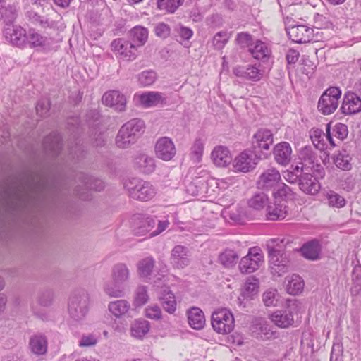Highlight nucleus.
Listing matches in <instances>:
<instances>
[{"mask_svg":"<svg viewBox=\"0 0 361 361\" xmlns=\"http://www.w3.org/2000/svg\"><path fill=\"white\" fill-rule=\"evenodd\" d=\"M29 192L22 193L20 189L9 188L0 197V216L6 219L7 216H16L21 212L28 199H40L47 190V181L44 178L32 180L29 183Z\"/></svg>","mask_w":361,"mask_h":361,"instance_id":"1","label":"nucleus"},{"mask_svg":"<svg viewBox=\"0 0 361 361\" xmlns=\"http://www.w3.org/2000/svg\"><path fill=\"white\" fill-rule=\"evenodd\" d=\"M269 267L273 275L281 276L290 267V262L284 252V240L271 239L267 244Z\"/></svg>","mask_w":361,"mask_h":361,"instance_id":"2","label":"nucleus"},{"mask_svg":"<svg viewBox=\"0 0 361 361\" xmlns=\"http://www.w3.org/2000/svg\"><path fill=\"white\" fill-rule=\"evenodd\" d=\"M90 306V297L88 292L83 288L76 289L72 292L68 299V314L73 321L81 322L87 315Z\"/></svg>","mask_w":361,"mask_h":361,"instance_id":"3","label":"nucleus"},{"mask_svg":"<svg viewBox=\"0 0 361 361\" xmlns=\"http://www.w3.org/2000/svg\"><path fill=\"white\" fill-rule=\"evenodd\" d=\"M145 123L140 119L134 118L123 124L116 137V145L121 149L130 147L135 143L144 132Z\"/></svg>","mask_w":361,"mask_h":361,"instance_id":"4","label":"nucleus"},{"mask_svg":"<svg viewBox=\"0 0 361 361\" xmlns=\"http://www.w3.org/2000/svg\"><path fill=\"white\" fill-rule=\"evenodd\" d=\"M124 187L131 198L142 202L152 200L157 193V190L151 183L140 178L127 180Z\"/></svg>","mask_w":361,"mask_h":361,"instance_id":"5","label":"nucleus"},{"mask_svg":"<svg viewBox=\"0 0 361 361\" xmlns=\"http://www.w3.org/2000/svg\"><path fill=\"white\" fill-rule=\"evenodd\" d=\"M211 324L213 329L218 334H228L234 329L235 319L229 310L219 308L213 312Z\"/></svg>","mask_w":361,"mask_h":361,"instance_id":"6","label":"nucleus"},{"mask_svg":"<svg viewBox=\"0 0 361 361\" xmlns=\"http://www.w3.org/2000/svg\"><path fill=\"white\" fill-rule=\"evenodd\" d=\"M341 96V91L338 87L328 88L319 99L318 110L324 115L331 114L337 109Z\"/></svg>","mask_w":361,"mask_h":361,"instance_id":"7","label":"nucleus"},{"mask_svg":"<svg viewBox=\"0 0 361 361\" xmlns=\"http://www.w3.org/2000/svg\"><path fill=\"white\" fill-rule=\"evenodd\" d=\"M263 262L262 251L258 247H253L250 248L247 255L241 259L239 269L243 274H250L257 270Z\"/></svg>","mask_w":361,"mask_h":361,"instance_id":"8","label":"nucleus"},{"mask_svg":"<svg viewBox=\"0 0 361 361\" xmlns=\"http://www.w3.org/2000/svg\"><path fill=\"white\" fill-rule=\"evenodd\" d=\"M260 157L250 150H244L235 157L233 168L235 172L247 173L254 169Z\"/></svg>","mask_w":361,"mask_h":361,"instance_id":"9","label":"nucleus"},{"mask_svg":"<svg viewBox=\"0 0 361 361\" xmlns=\"http://www.w3.org/2000/svg\"><path fill=\"white\" fill-rule=\"evenodd\" d=\"M191 252L188 247L177 245L171 252L170 262L174 269H183L191 263Z\"/></svg>","mask_w":361,"mask_h":361,"instance_id":"10","label":"nucleus"},{"mask_svg":"<svg viewBox=\"0 0 361 361\" xmlns=\"http://www.w3.org/2000/svg\"><path fill=\"white\" fill-rule=\"evenodd\" d=\"M156 157L164 161L173 159L176 154V148L173 140L168 137L159 138L154 146Z\"/></svg>","mask_w":361,"mask_h":361,"instance_id":"11","label":"nucleus"},{"mask_svg":"<svg viewBox=\"0 0 361 361\" xmlns=\"http://www.w3.org/2000/svg\"><path fill=\"white\" fill-rule=\"evenodd\" d=\"M114 52L126 61H133L137 57V47L133 42L116 39L111 42Z\"/></svg>","mask_w":361,"mask_h":361,"instance_id":"12","label":"nucleus"},{"mask_svg":"<svg viewBox=\"0 0 361 361\" xmlns=\"http://www.w3.org/2000/svg\"><path fill=\"white\" fill-rule=\"evenodd\" d=\"M273 141L274 137L271 130L264 128L258 130L253 135L252 141V148L255 150L254 152L257 154L258 151H268Z\"/></svg>","mask_w":361,"mask_h":361,"instance_id":"13","label":"nucleus"},{"mask_svg":"<svg viewBox=\"0 0 361 361\" xmlns=\"http://www.w3.org/2000/svg\"><path fill=\"white\" fill-rule=\"evenodd\" d=\"M135 235L143 236L149 233L155 226V220L149 216L136 214L132 219Z\"/></svg>","mask_w":361,"mask_h":361,"instance_id":"14","label":"nucleus"},{"mask_svg":"<svg viewBox=\"0 0 361 361\" xmlns=\"http://www.w3.org/2000/svg\"><path fill=\"white\" fill-rule=\"evenodd\" d=\"M290 39L295 43H306L311 40L313 30L307 25H294L286 28Z\"/></svg>","mask_w":361,"mask_h":361,"instance_id":"15","label":"nucleus"},{"mask_svg":"<svg viewBox=\"0 0 361 361\" xmlns=\"http://www.w3.org/2000/svg\"><path fill=\"white\" fill-rule=\"evenodd\" d=\"M134 101L136 104L144 108H150L158 104H165L166 99L162 94L158 92H147L142 94H135Z\"/></svg>","mask_w":361,"mask_h":361,"instance_id":"16","label":"nucleus"},{"mask_svg":"<svg viewBox=\"0 0 361 361\" xmlns=\"http://www.w3.org/2000/svg\"><path fill=\"white\" fill-rule=\"evenodd\" d=\"M5 37L14 46L23 47L27 44V35L20 26H11L5 30Z\"/></svg>","mask_w":361,"mask_h":361,"instance_id":"17","label":"nucleus"},{"mask_svg":"<svg viewBox=\"0 0 361 361\" xmlns=\"http://www.w3.org/2000/svg\"><path fill=\"white\" fill-rule=\"evenodd\" d=\"M102 102L107 106L111 107L118 111H123L126 109V99L125 96L117 90H110L104 94Z\"/></svg>","mask_w":361,"mask_h":361,"instance_id":"18","label":"nucleus"},{"mask_svg":"<svg viewBox=\"0 0 361 361\" xmlns=\"http://www.w3.org/2000/svg\"><path fill=\"white\" fill-rule=\"evenodd\" d=\"M276 162L283 166L288 165L292 159V147L287 142L276 144L273 149Z\"/></svg>","mask_w":361,"mask_h":361,"instance_id":"19","label":"nucleus"},{"mask_svg":"<svg viewBox=\"0 0 361 361\" xmlns=\"http://www.w3.org/2000/svg\"><path fill=\"white\" fill-rule=\"evenodd\" d=\"M341 110L344 114H354L361 111V99L355 93L345 94Z\"/></svg>","mask_w":361,"mask_h":361,"instance_id":"20","label":"nucleus"},{"mask_svg":"<svg viewBox=\"0 0 361 361\" xmlns=\"http://www.w3.org/2000/svg\"><path fill=\"white\" fill-rule=\"evenodd\" d=\"M288 214V207L284 200H275L274 202L269 203L267 208V218L270 221H279L286 218Z\"/></svg>","mask_w":361,"mask_h":361,"instance_id":"21","label":"nucleus"},{"mask_svg":"<svg viewBox=\"0 0 361 361\" xmlns=\"http://www.w3.org/2000/svg\"><path fill=\"white\" fill-rule=\"evenodd\" d=\"M133 166L137 170L144 174L152 173L156 168L154 158L145 153L137 154L134 157Z\"/></svg>","mask_w":361,"mask_h":361,"instance_id":"22","label":"nucleus"},{"mask_svg":"<svg viewBox=\"0 0 361 361\" xmlns=\"http://www.w3.org/2000/svg\"><path fill=\"white\" fill-rule=\"evenodd\" d=\"M281 178L279 171L275 168H270L260 175L257 185L261 188L271 189L279 183Z\"/></svg>","mask_w":361,"mask_h":361,"instance_id":"23","label":"nucleus"},{"mask_svg":"<svg viewBox=\"0 0 361 361\" xmlns=\"http://www.w3.org/2000/svg\"><path fill=\"white\" fill-rule=\"evenodd\" d=\"M299 186L305 193L315 195L320 189V184L309 171H304L299 179Z\"/></svg>","mask_w":361,"mask_h":361,"instance_id":"24","label":"nucleus"},{"mask_svg":"<svg viewBox=\"0 0 361 361\" xmlns=\"http://www.w3.org/2000/svg\"><path fill=\"white\" fill-rule=\"evenodd\" d=\"M155 266V260L152 257H145L137 263V273L138 276L145 282L152 279Z\"/></svg>","mask_w":361,"mask_h":361,"instance_id":"25","label":"nucleus"},{"mask_svg":"<svg viewBox=\"0 0 361 361\" xmlns=\"http://www.w3.org/2000/svg\"><path fill=\"white\" fill-rule=\"evenodd\" d=\"M252 333L263 341L269 340L274 337V331L271 326L264 319H257L252 325Z\"/></svg>","mask_w":361,"mask_h":361,"instance_id":"26","label":"nucleus"},{"mask_svg":"<svg viewBox=\"0 0 361 361\" xmlns=\"http://www.w3.org/2000/svg\"><path fill=\"white\" fill-rule=\"evenodd\" d=\"M214 164L219 167L227 166L232 160L229 149L222 145L216 146L211 153Z\"/></svg>","mask_w":361,"mask_h":361,"instance_id":"27","label":"nucleus"},{"mask_svg":"<svg viewBox=\"0 0 361 361\" xmlns=\"http://www.w3.org/2000/svg\"><path fill=\"white\" fill-rule=\"evenodd\" d=\"M233 73L237 77L243 78L251 81H259L263 75L262 72L255 66H237L233 69Z\"/></svg>","mask_w":361,"mask_h":361,"instance_id":"28","label":"nucleus"},{"mask_svg":"<svg viewBox=\"0 0 361 361\" xmlns=\"http://www.w3.org/2000/svg\"><path fill=\"white\" fill-rule=\"evenodd\" d=\"M271 320L280 328H288L294 322L293 314L290 308L275 311L271 315Z\"/></svg>","mask_w":361,"mask_h":361,"instance_id":"29","label":"nucleus"},{"mask_svg":"<svg viewBox=\"0 0 361 361\" xmlns=\"http://www.w3.org/2000/svg\"><path fill=\"white\" fill-rule=\"evenodd\" d=\"M188 321L190 326L195 330H200L205 325L204 314L201 309L192 307L187 311Z\"/></svg>","mask_w":361,"mask_h":361,"instance_id":"30","label":"nucleus"},{"mask_svg":"<svg viewBox=\"0 0 361 361\" xmlns=\"http://www.w3.org/2000/svg\"><path fill=\"white\" fill-rule=\"evenodd\" d=\"M348 130L346 125L343 123H336L332 128V131L331 132L329 125L327 126L326 128V138L329 140L330 145L332 147H335L336 144L335 143L333 136L336 137L340 141L343 140L348 135Z\"/></svg>","mask_w":361,"mask_h":361,"instance_id":"31","label":"nucleus"},{"mask_svg":"<svg viewBox=\"0 0 361 361\" xmlns=\"http://www.w3.org/2000/svg\"><path fill=\"white\" fill-rule=\"evenodd\" d=\"M111 277L113 281L123 284L130 279V269L125 263H117L111 269Z\"/></svg>","mask_w":361,"mask_h":361,"instance_id":"32","label":"nucleus"},{"mask_svg":"<svg viewBox=\"0 0 361 361\" xmlns=\"http://www.w3.org/2000/svg\"><path fill=\"white\" fill-rule=\"evenodd\" d=\"M130 309V302L123 299L111 301L108 305L109 311L116 319L125 316Z\"/></svg>","mask_w":361,"mask_h":361,"instance_id":"33","label":"nucleus"},{"mask_svg":"<svg viewBox=\"0 0 361 361\" xmlns=\"http://www.w3.org/2000/svg\"><path fill=\"white\" fill-rule=\"evenodd\" d=\"M259 279L255 276L248 277L241 289L240 296L243 300L252 299L253 296L257 295L259 291Z\"/></svg>","mask_w":361,"mask_h":361,"instance_id":"34","label":"nucleus"},{"mask_svg":"<svg viewBox=\"0 0 361 361\" xmlns=\"http://www.w3.org/2000/svg\"><path fill=\"white\" fill-rule=\"evenodd\" d=\"M31 351L36 355H44L47 350V338L42 334L33 335L29 342Z\"/></svg>","mask_w":361,"mask_h":361,"instance_id":"35","label":"nucleus"},{"mask_svg":"<svg viewBox=\"0 0 361 361\" xmlns=\"http://www.w3.org/2000/svg\"><path fill=\"white\" fill-rule=\"evenodd\" d=\"M286 286L289 294L297 295L302 291L304 281L300 276L292 274L286 278Z\"/></svg>","mask_w":361,"mask_h":361,"instance_id":"36","label":"nucleus"},{"mask_svg":"<svg viewBox=\"0 0 361 361\" xmlns=\"http://www.w3.org/2000/svg\"><path fill=\"white\" fill-rule=\"evenodd\" d=\"M164 310L169 314H173L176 310V300L174 294L168 288L164 289L159 297Z\"/></svg>","mask_w":361,"mask_h":361,"instance_id":"37","label":"nucleus"},{"mask_svg":"<svg viewBox=\"0 0 361 361\" xmlns=\"http://www.w3.org/2000/svg\"><path fill=\"white\" fill-rule=\"evenodd\" d=\"M103 290L110 298H122L125 295L123 284L113 280L107 281L104 283Z\"/></svg>","mask_w":361,"mask_h":361,"instance_id":"38","label":"nucleus"},{"mask_svg":"<svg viewBox=\"0 0 361 361\" xmlns=\"http://www.w3.org/2000/svg\"><path fill=\"white\" fill-rule=\"evenodd\" d=\"M321 251V246L318 240H313L305 244L301 247L302 255L308 259L316 260L319 258Z\"/></svg>","mask_w":361,"mask_h":361,"instance_id":"39","label":"nucleus"},{"mask_svg":"<svg viewBox=\"0 0 361 361\" xmlns=\"http://www.w3.org/2000/svg\"><path fill=\"white\" fill-rule=\"evenodd\" d=\"M130 38L137 47L143 46L148 39V30L142 26H135L129 32Z\"/></svg>","mask_w":361,"mask_h":361,"instance_id":"40","label":"nucleus"},{"mask_svg":"<svg viewBox=\"0 0 361 361\" xmlns=\"http://www.w3.org/2000/svg\"><path fill=\"white\" fill-rule=\"evenodd\" d=\"M44 149L51 153L53 155H56L61 148V137L57 133H51L46 137L44 140Z\"/></svg>","mask_w":361,"mask_h":361,"instance_id":"41","label":"nucleus"},{"mask_svg":"<svg viewBox=\"0 0 361 361\" xmlns=\"http://www.w3.org/2000/svg\"><path fill=\"white\" fill-rule=\"evenodd\" d=\"M149 331V323L145 319H137L130 326L131 336L137 338H142Z\"/></svg>","mask_w":361,"mask_h":361,"instance_id":"42","label":"nucleus"},{"mask_svg":"<svg viewBox=\"0 0 361 361\" xmlns=\"http://www.w3.org/2000/svg\"><path fill=\"white\" fill-rule=\"evenodd\" d=\"M250 51L252 56L258 60L265 59L268 58L271 54V51L267 45L260 40H257L255 44L250 48Z\"/></svg>","mask_w":361,"mask_h":361,"instance_id":"43","label":"nucleus"},{"mask_svg":"<svg viewBox=\"0 0 361 361\" xmlns=\"http://www.w3.org/2000/svg\"><path fill=\"white\" fill-rule=\"evenodd\" d=\"M204 149V140L197 137L193 142L191 148L190 157L194 163H200L202 160Z\"/></svg>","mask_w":361,"mask_h":361,"instance_id":"44","label":"nucleus"},{"mask_svg":"<svg viewBox=\"0 0 361 361\" xmlns=\"http://www.w3.org/2000/svg\"><path fill=\"white\" fill-rule=\"evenodd\" d=\"M269 204V198L268 196L262 192H257L249 200H248V206L249 207L255 209L260 210L263 209L265 206H268Z\"/></svg>","mask_w":361,"mask_h":361,"instance_id":"45","label":"nucleus"},{"mask_svg":"<svg viewBox=\"0 0 361 361\" xmlns=\"http://www.w3.org/2000/svg\"><path fill=\"white\" fill-rule=\"evenodd\" d=\"M281 295L276 289L270 288L262 294V301L267 307H276L280 304Z\"/></svg>","mask_w":361,"mask_h":361,"instance_id":"46","label":"nucleus"},{"mask_svg":"<svg viewBox=\"0 0 361 361\" xmlns=\"http://www.w3.org/2000/svg\"><path fill=\"white\" fill-rule=\"evenodd\" d=\"M147 286L139 285L134 292L133 303L136 307L145 305L149 300Z\"/></svg>","mask_w":361,"mask_h":361,"instance_id":"47","label":"nucleus"},{"mask_svg":"<svg viewBox=\"0 0 361 361\" xmlns=\"http://www.w3.org/2000/svg\"><path fill=\"white\" fill-rule=\"evenodd\" d=\"M27 44L32 47H45L49 44L47 37L42 36L39 33L30 30L27 35Z\"/></svg>","mask_w":361,"mask_h":361,"instance_id":"48","label":"nucleus"},{"mask_svg":"<svg viewBox=\"0 0 361 361\" xmlns=\"http://www.w3.org/2000/svg\"><path fill=\"white\" fill-rule=\"evenodd\" d=\"M231 35L226 31L217 32L212 39V46L215 49H222L230 39Z\"/></svg>","mask_w":361,"mask_h":361,"instance_id":"49","label":"nucleus"},{"mask_svg":"<svg viewBox=\"0 0 361 361\" xmlns=\"http://www.w3.org/2000/svg\"><path fill=\"white\" fill-rule=\"evenodd\" d=\"M238 257V255L234 250H226L220 255L219 260L222 264L228 267L234 265Z\"/></svg>","mask_w":361,"mask_h":361,"instance_id":"50","label":"nucleus"},{"mask_svg":"<svg viewBox=\"0 0 361 361\" xmlns=\"http://www.w3.org/2000/svg\"><path fill=\"white\" fill-rule=\"evenodd\" d=\"M326 198L329 207L341 208L345 205V200L334 191L326 192Z\"/></svg>","mask_w":361,"mask_h":361,"instance_id":"51","label":"nucleus"},{"mask_svg":"<svg viewBox=\"0 0 361 361\" xmlns=\"http://www.w3.org/2000/svg\"><path fill=\"white\" fill-rule=\"evenodd\" d=\"M292 170H286L283 172L284 178L290 183H296L299 180L300 178V175H302V172H304V166H295V167H291Z\"/></svg>","mask_w":361,"mask_h":361,"instance_id":"52","label":"nucleus"},{"mask_svg":"<svg viewBox=\"0 0 361 361\" xmlns=\"http://www.w3.org/2000/svg\"><path fill=\"white\" fill-rule=\"evenodd\" d=\"M54 298V292L51 289L41 291L37 296V303L41 307H47L51 305Z\"/></svg>","mask_w":361,"mask_h":361,"instance_id":"53","label":"nucleus"},{"mask_svg":"<svg viewBox=\"0 0 361 361\" xmlns=\"http://www.w3.org/2000/svg\"><path fill=\"white\" fill-rule=\"evenodd\" d=\"M300 157L301 159L304 161V163H301L302 166H304V171H309L308 168L310 166H307L308 164L312 165V167L314 166L316 157L310 148H303L300 152Z\"/></svg>","mask_w":361,"mask_h":361,"instance_id":"54","label":"nucleus"},{"mask_svg":"<svg viewBox=\"0 0 361 361\" xmlns=\"http://www.w3.org/2000/svg\"><path fill=\"white\" fill-rule=\"evenodd\" d=\"M184 0H157V6L160 9L166 10L169 13H174L183 4Z\"/></svg>","mask_w":361,"mask_h":361,"instance_id":"55","label":"nucleus"},{"mask_svg":"<svg viewBox=\"0 0 361 361\" xmlns=\"http://www.w3.org/2000/svg\"><path fill=\"white\" fill-rule=\"evenodd\" d=\"M350 161V157L346 151L338 153L334 159L336 166L343 170L350 169L351 165Z\"/></svg>","mask_w":361,"mask_h":361,"instance_id":"56","label":"nucleus"},{"mask_svg":"<svg viewBox=\"0 0 361 361\" xmlns=\"http://www.w3.org/2000/svg\"><path fill=\"white\" fill-rule=\"evenodd\" d=\"M157 78L155 72L152 71H146L142 72L138 75V81L143 86L152 85Z\"/></svg>","mask_w":361,"mask_h":361,"instance_id":"57","label":"nucleus"},{"mask_svg":"<svg viewBox=\"0 0 361 361\" xmlns=\"http://www.w3.org/2000/svg\"><path fill=\"white\" fill-rule=\"evenodd\" d=\"M84 186L85 189L94 190L100 191L104 189V184L102 180L99 179L92 180L89 177H84Z\"/></svg>","mask_w":361,"mask_h":361,"instance_id":"58","label":"nucleus"},{"mask_svg":"<svg viewBox=\"0 0 361 361\" xmlns=\"http://www.w3.org/2000/svg\"><path fill=\"white\" fill-rule=\"evenodd\" d=\"M145 312L146 317L154 320H159L162 316L161 310L157 305H149Z\"/></svg>","mask_w":361,"mask_h":361,"instance_id":"59","label":"nucleus"},{"mask_svg":"<svg viewBox=\"0 0 361 361\" xmlns=\"http://www.w3.org/2000/svg\"><path fill=\"white\" fill-rule=\"evenodd\" d=\"M97 343V337L93 334H84L82 336L80 341V347H91L94 346Z\"/></svg>","mask_w":361,"mask_h":361,"instance_id":"60","label":"nucleus"},{"mask_svg":"<svg viewBox=\"0 0 361 361\" xmlns=\"http://www.w3.org/2000/svg\"><path fill=\"white\" fill-rule=\"evenodd\" d=\"M170 32L169 26L164 23H159L154 27V32L159 37L166 38L169 36Z\"/></svg>","mask_w":361,"mask_h":361,"instance_id":"61","label":"nucleus"},{"mask_svg":"<svg viewBox=\"0 0 361 361\" xmlns=\"http://www.w3.org/2000/svg\"><path fill=\"white\" fill-rule=\"evenodd\" d=\"M27 16L35 24L43 25L47 23L43 16L32 9L27 11Z\"/></svg>","mask_w":361,"mask_h":361,"instance_id":"62","label":"nucleus"},{"mask_svg":"<svg viewBox=\"0 0 361 361\" xmlns=\"http://www.w3.org/2000/svg\"><path fill=\"white\" fill-rule=\"evenodd\" d=\"M290 195H291V190H290V187H288L285 183H281L279 185V188L275 193L276 200H277V197L283 198V197H286Z\"/></svg>","mask_w":361,"mask_h":361,"instance_id":"63","label":"nucleus"},{"mask_svg":"<svg viewBox=\"0 0 361 361\" xmlns=\"http://www.w3.org/2000/svg\"><path fill=\"white\" fill-rule=\"evenodd\" d=\"M49 110V103L47 100L39 101L36 106L37 114L41 116H44Z\"/></svg>","mask_w":361,"mask_h":361,"instance_id":"64","label":"nucleus"}]
</instances>
